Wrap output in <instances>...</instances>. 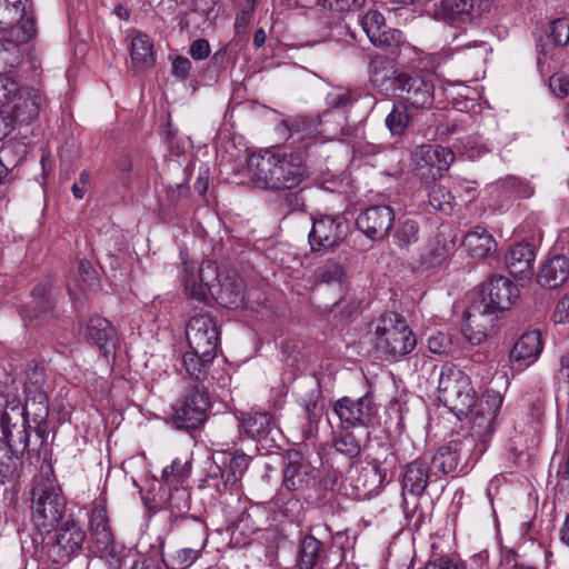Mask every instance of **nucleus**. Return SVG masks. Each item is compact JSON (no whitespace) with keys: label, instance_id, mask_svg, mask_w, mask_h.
Masks as SVG:
<instances>
[{"label":"nucleus","instance_id":"16","mask_svg":"<svg viewBox=\"0 0 569 569\" xmlns=\"http://www.w3.org/2000/svg\"><path fill=\"white\" fill-rule=\"evenodd\" d=\"M333 410L345 428L370 426L377 413V407L369 396L358 399L342 397L336 401Z\"/></svg>","mask_w":569,"mask_h":569},{"label":"nucleus","instance_id":"34","mask_svg":"<svg viewBox=\"0 0 569 569\" xmlns=\"http://www.w3.org/2000/svg\"><path fill=\"white\" fill-rule=\"evenodd\" d=\"M249 465V457L244 453H233L230 456L228 469L220 471L221 483L216 485V489L219 492L227 490L228 486L237 483L247 470Z\"/></svg>","mask_w":569,"mask_h":569},{"label":"nucleus","instance_id":"54","mask_svg":"<svg viewBox=\"0 0 569 569\" xmlns=\"http://www.w3.org/2000/svg\"><path fill=\"white\" fill-rule=\"evenodd\" d=\"M506 184L516 197L521 199H528L535 192L533 187L528 181L516 177L508 178Z\"/></svg>","mask_w":569,"mask_h":569},{"label":"nucleus","instance_id":"17","mask_svg":"<svg viewBox=\"0 0 569 569\" xmlns=\"http://www.w3.org/2000/svg\"><path fill=\"white\" fill-rule=\"evenodd\" d=\"M36 36V26L32 19H23L11 26L7 38L1 39L3 52L0 57L2 73L18 66L21 61L20 46L28 42Z\"/></svg>","mask_w":569,"mask_h":569},{"label":"nucleus","instance_id":"27","mask_svg":"<svg viewBox=\"0 0 569 569\" xmlns=\"http://www.w3.org/2000/svg\"><path fill=\"white\" fill-rule=\"evenodd\" d=\"M542 350L541 336L538 331L523 333L510 351V359L519 366L535 362Z\"/></svg>","mask_w":569,"mask_h":569},{"label":"nucleus","instance_id":"56","mask_svg":"<svg viewBox=\"0 0 569 569\" xmlns=\"http://www.w3.org/2000/svg\"><path fill=\"white\" fill-rule=\"evenodd\" d=\"M549 57L551 56L548 43L542 42L540 40V42L537 44V66L541 74H548L556 69V67H552L551 63L549 62Z\"/></svg>","mask_w":569,"mask_h":569},{"label":"nucleus","instance_id":"25","mask_svg":"<svg viewBox=\"0 0 569 569\" xmlns=\"http://www.w3.org/2000/svg\"><path fill=\"white\" fill-rule=\"evenodd\" d=\"M241 428L244 433L257 441H273L272 433L276 430V421L268 412H251L242 416Z\"/></svg>","mask_w":569,"mask_h":569},{"label":"nucleus","instance_id":"15","mask_svg":"<svg viewBox=\"0 0 569 569\" xmlns=\"http://www.w3.org/2000/svg\"><path fill=\"white\" fill-rule=\"evenodd\" d=\"M483 313L508 310L519 297L518 287L507 277L491 276L482 286Z\"/></svg>","mask_w":569,"mask_h":569},{"label":"nucleus","instance_id":"62","mask_svg":"<svg viewBox=\"0 0 569 569\" xmlns=\"http://www.w3.org/2000/svg\"><path fill=\"white\" fill-rule=\"evenodd\" d=\"M463 335L472 346H479L486 341L488 335L486 330H475L471 323L463 329Z\"/></svg>","mask_w":569,"mask_h":569},{"label":"nucleus","instance_id":"12","mask_svg":"<svg viewBox=\"0 0 569 569\" xmlns=\"http://www.w3.org/2000/svg\"><path fill=\"white\" fill-rule=\"evenodd\" d=\"M186 336L191 350L207 357L217 355L220 337L217 323L210 315L193 316L187 325Z\"/></svg>","mask_w":569,"mask_h":569},{"label":"nucleus","instance_id":"46","mask_svg":"<svg viewBox=\"0 0 569 569\" xmlns=\"http://www.w3.org/2000/svg\"><path fill=\"white\" fill-rule=\"evenodd\" d=\"M8 446L0 441V482L6 483L17 478V461L8 456Z\"/></svg>","mask_w":569,"mask_h":569},{"label":"nucleus","instance_id":"4","mask_svg":"<svg viewBox=\"0 0 569 569\" xmlns=\"http://www.w3.org/2000/svg\"><path fill=\"white\" fill-rule=\"evenodd\" d=\"M416 345V336L401 315L386 312L373 323V346L380 358L397 361L409 355Z\"/></svg>","mask_w":569,"mask_h":569},{"label":"nucleus","instance_id":"23","mask_svg":"<svg viewBox=\"0 0 569 569\" xmlns=\"http://www.w3.org/2000/svg\"><path fill=\"white\" fill-rule=\"evenodd\" d=\"M535 260V247L528 242L511 247L505 257V263L510 274L520 279L532 274Z\"/></svg>","mask_w":569,"mask_h":569},{"label":"nucleus","instance_id":"33","mask_svg":"<svg viewBox=\"0 0 569 569\" xmlns=\"http://www.w3.org/2000/svg\"><path fill=\"white\" fill-rule=\"evenodd\" d=\"M131 60L140 69L149 68L154 63L153 42L142 32H137L131 40Z\"/></svg>","mask_w":569,"mask_h":569},{"label":"nucleus","instance_id":"3","mask_svg":"<svg viewBox=\"0 0 569 569\" xmlns=\"http://www.w3.org/2000/svg\"><path fill=\"white\" fill-rule=\"evenodd\" d=\"M372 81L379 87H386L402 99V103L416 109H428L435 100V86L428 74L403 73L389 66L383 58L377 57L371 61Z\"/></svg>","mask_w":569,"mask_h":569},{"label":"nucleus","instance_id":"63","mask_svg":"<svg viewBox=\"0 0 569 569\" xmlns=\"http://www.w3.org/2000/svg\"><path fill=\"white\" fill-rule=\"evenodd\" d=\"M549 86L559 97H565L569 93V81L565 80L561 76H550Z\"/></svg>","mask_w":569,"mask_h":569},{"label":"nucleus","instance_id":"55","mask_svg":"<svg viewBox=\"0 0 569 569\" xmlns=\"http://www.w3.org/2000/svg\"><path fill=\"white\" fill-rule=\"evenodd\" d=\"M320 391L312 392L309 400L305 403V411L309 422H317L322 415V405L319 402Z\"/></svg>","mask_w":569,"mask_h":569},{"label":"nucleus","instance_id":"21","mask_svg":"<svg viewBox=\"0 0 569 569\" xmlns=\"http://www.w3.org/2000/svg\"><path fill=\"white\" fill-rule=\"evenodd\" d=\"M491 8V0H442L441 10L451 21L473 22Z\"/></svg>","mask_w":569,"mask_h":569},{"label":"nucleus","instance_id":"30","mask_svg":"<svg viewBox=\"0 0 569 569\" xmlns=\"http://www.w3.org/2000/svg\"><path fill=\"white\" fill-rule=\"evenodd\" d=\"M326 556L323 543L313 536H306L299 546V569H315Z\"/></svg>","mask_w":569,"mask_h":569},{"label":"nucleus","instance_id":"44","mask_svg":"<svg viewBox=\"0 0 569 569\" xmlns=\"http://www.w3.org/2000/svg\"><path fill=\"white\" fill-rule=\"evenodd\" d=\"M27 379L23 385L24 393L27 396H36L37 393H48L44 389L46 375L41 367L33 366L27 369Z\"/></svg>","mask_w":569,"mask_h":569},{"label":"nucleus","instance_id":"50","mask_svg":"<svg viewBox=\"0 0 569 569\" xmlns=\"http://www.w3.org/2000/svg\"><path fill=\"white\" fill-rule=\"evenodd\" d=\"M429 196V204L439 211H448L451 209V200L453 197L450 192H447L440 186H432L431 190L428 193Z\"/></svg>","mask_w":569,"mask_h":569},{"label":"nucleus","instance_id":"53","mask_svg":"<svg viewBox=\"0 0 569 569\" xmlns=\"http://www.w3.org/2000/svg\"><path fill=\"white\" fill-rule=\"evenodd\" d=\"M318 4L333 11L343 12L360 9L366 0H317Z\"/></svg>","mask_w":569,"mask_h":569},{"label":"nucleus","instance_id":"48","mask_svg":"<svg viewBox=\"0 0 569 569\" xmlns=\"http://www.w3.org/2000/svg\"><path fill=\"white\" fill-rule=\"evenodd\" d=\"M362 30L366 32L369 40L378 34L382 28L387 27L383 16L377 10L368 11L360 20Z\"/></svg>","mask_w":569,"mask_h":569},{"label":"nucleus","instance_id":"60","mask_svg":"<svg viewBox=\"0 0 569 569\" xmlns=\"http://www.w3.org/2000/svg\"><path fill=\"white\" fill-rule=\"evenodd\" d=\"M448 338L442 333L430 337L428 340V348L435 355L446 353L448 350Z\"/></svg>","mask_w":569,"mask_h":569},{"label":"nucleus","instance_id":"40","mask_svg":"<svg viewBox=\"0 0 569 569\" xmlns=\"http://www.w3.org/2000/svg\"><path fill=\"white\" fill-rule=\"evenodd\" d=\"M456 240L453 237L440 233L431 244L429 251L430 262L440 264L455 253Z\"/></svg>","mask_w":569,"mask_h":569},{"label":"nucleus","instance_id":"45","mask_svg":"<svg viewBox=\"0 0 569 569\" xmlns=\"http://www.w3.org/2000/svg\"><path fill=\"white\" fill-rule=\"evenodd\" d=\"M200 555L201 549H180L170 557L167 567L169 569H187L200 557Z\"/></svg>","mask_w":569,"mask_h":569},{"label":"nucleus","instance_id":"5","mask_svg":"<svg viewBox=\"0 0 569 569\" xmlns=\"http://www.w3.org/2000/svg\"><path fill=\"white\" fill-rule=\"evenodd\" d=\"M73 515L67 508L61 488L49 479L38 480L31 489V519L40 532L51 530Z\"/></svg>","mask_w":569,"mask_h":569},{"label":"nucleus","instance_id":"6","mask_svg":"<svg viewBox=\"0 0 569 569\" xmlns=\"http://www.w3.org/2000/svg\"><path fill=\"white\" fill-rule=\"evenodd\" d=\"M286 460L281 487L273 497V503L284 516H293L300 509L299 495L309 487L313 478V468L296 450L289 451Z\"/></svg>","mask_w":569,"mask_h":569},{"label":"nucleus","instance_id":"47","mask_svg":"<svg viewBox=\"0 0 569 569\" xmlns=\"http://www.w3.org/2000/svg\"><path fill=\"white\" fill-rule=\"evenodd\" d=\"M343 276V269L337 261H328L316 271V280L319 283L331 284L340 282Z\"/></svg>","mask_w":569,"mask_h":569},{"label":"nucleus","instance_id":"61","mask_svg":"<svg viewBox=\"0 0 569 569\" xmlns=\"http://www.w3.org/2000/svg\"><path fill=\"white\" fill-rule=\"evenodd\" d=\"M426 569H465L463 565L449 558L429 560Z\"/></svg>","mask_w":569,"mask_h":569},{"label":"nucleus","instance_id":"14","mask_svg":"<svg viewBox=\"0 0 569 569\" xmlns=\"http://www.w3.org/2000/svg\"><path fill=\"white\" fill-rule=\"evenodd\" d=\"M347 233L348 224L343 218L322 216L313 220L309 243L312 251H327L342 243Z\"/></svg>","mask_w":569,"mask_h":569},{"label":"nucleus","instance_id":"24","mask_svg":"<svg viewBox=\"0 0 569 569\" xmlns=\"http://www.w3.org/2000/svg\"><path fill=\"white\" fill-rule=\"evenodd\" d=\"M467 254L473 259H485L497 249L493 236L483 227L476 226L469 230L461 242Z\"/></svg>","mask_w":569,"mask_h":569},{"label":"nucleus","instance_id":"36","mask_svg":"<svg viewBox=\"0 0 569 569\" xmlns=\"http://www.w3.org/2000/svg\"><path fill=\"white\" fill-rule=\"evenodd\" d=\"M0 441L4 442L8 446V456L10 458H14L16 461L18 462V455H22L23 452L29 450V423L20 428H13L11 436L3 435V438H0Z\"/></svg>","mask_w":569,"mask_h":569},{"label":"nucleus","instance_id":"10","mask_svg":"<svg viewBox=\"0 0 569 569\" xmlns=\"http://www.w3.org/2000/svg\"><path fill=\"white\" fill-rule=\"evenodd\" d=\"M210 398L206 388H189L173 405L172 423L180 430H194L203 425L208 417Z\"/></svg>","mask_w":569,"mask_h":569},{"label":"nucleus","instance_id":"41","mask_svg":"<svg viewBox=\"0 0 569 569\" xmlns=\"http://www.w3.org/2000/svg\"><path fill=\"white\" fill-rule=\"evenodd\" d=\"M52 286L50 281H44L39 283L32 290V297L34 299H39L37 310L34 311L33 317L39 318L42 315L52 313L56 307V299L51 295Z\"/></svg>","mask_w":569,"mask_h":569},{"label":"nucleus","instance_id":"8","mask_svg":"<svg viewBox=\"0 0 569 569\" xmlns=\"http://www.w3.org/2000/svg\"><path fill=\"white\" fill-rule=\"evenodd\" d=\"M54 528L56 532L47 533L43 539V550L52 563H68L82 550L87 532L73 515L68 516Z\"/></svg>","mask_w":569,"mask_h":569},{"label":"nucleus","instance_id":"31","mask_svg":"<svg viewBox=\"0 0 569 569\" xmlns=\"http://www.w3.org/2000/svg\"><path fill=\"white\" fill-rule=\"evenodd\" d=\"M217 355L201 356L196 350L187 351L182 357V369L186 375L194 379L197 382L202 383L208 378L210 366Z\"/></svg>","mask_w":569,"mask_h":569},{"label":"nucleus","instance_id":"59","mask_svg":"<svg viewBox=\"0 0 569 569\" xmlns=\"http://www.w3.org/2000/svg\"><path fill=\"white\" fill-rule=\"evenodd\" d=\"M191 62L188 58L179 56L172 62V72L181 79H187L190 74Z\"/></svg>","mask_w":569,"mask_h":569},{"label":"nucleus","instance_id":"43","mask_svg":"<svg viewBox=\"0 0 569 569\" xmlns=\"http://www.w3.org/2000/svg\"><path fill=\"white\" fill-rule=\"evenodd\" d=\"M190 465L187 461L176 458L170 466L162 470L161 480L168 486L178 485L189 477Z\"/></svg>","mask_w":569,"mask_h":569},{"label":"nucleus","instance_id":"1","mask_svg":"<svg viewBox=\"0 0 569 569\" xmlns=\"http://www.w3.org/2000/svg\"><path fill=\"white\" fill-rule=\"evenodd\" d=\"M502 406L499 392H488L472 417L470 432L459 440L442 446L433 455L430 463L438 476L465 472L470 459L477 460L487 449L495 432L496 417Z\"/></svg>","mask_w":569,"mask_h":569},{"label":"nucleus","instance_id":"11","mask_svg":"<svg viewBox=\"0 0 569 569\" xmlns=\"http://www.w3.org/2000/svg\"><path fill=\"white\" fill-rule=\"evenodd\" d=\"M455 160V153L438 144H422L411 156V170L420 180L433 181L447 171Z\"/></svg>","mask_w":569,"mask_h":569},{"label":"nucleus","instance_id":"58","mask_svg":"<svg viewBox=\"0 0 569 569\" xmlns=\"http://www.w3.org/2000/svg\"><path fill=\"white\" fill-rule=\"evenodd\" d=\"M189 53L196 60L206 59L210 54V46L206 39H197L191 46Z\"/></svg>","mask_w":569,"mask_h":569},{"label":"nucleus","instance_id":"19","mask_svg":"<svg viewBox=\"0 0 569 569\" xmlns=\"http://www.w3.org/2000/svg\"><path fill=\"white\" fill-rule=\"evenodd\" d=\"M395 218V211L391 207L371 206L359 213L356 224L368 238L382 240L389 234Z\"/></svg>","mask_w":569,"mask_h":569},{"label":"nucleus","instance_id":"51","mask_svg":"<svg viewBox=\"0 0 569 569\" xmlns=\"http://www.w3.org/2000/svg\"><path fill=\"white\" fill-rule=\"evenodd\" d=\"M549 38L556 46H566L569 42V20L559 18L550 23Z\"/></svg>","mask_w":569,"mask_h":569},{"label":"nucleus","instance_id":"22","mask_svg":"<svg viewBox=\"0 0 569 569\" xmlns=\"http://www.w3.org/2000/svg\"><path fill=\"white\" fill-rule=\"evenodd\" d=\"M433 477L437 475L433 472L430 461L426 458H417L406 466L402 478L403 490L419 497Z\"/></svg>","mask_w":569,"mask_h":569},{"label":"nucleus","instance_id":"32","mask_svg":"<svg viewBox=\"0 0 569 569\" xmlns=\"http://www.w3.org/2000/svg\"><path fill=\"white\" fill-rule=\"evenodd\" d=\"M23 407L28 408V418L31 416L32 421L37 423V435L40 443H44V431L41 425L46 422L49 415V396L48 393H37L36 396H27Z\"/></svg>","mask_w":569,"mask_h":569},{"label":"nucleus","instance_id":"29","mask_svg":"<svg viewBox=\"0 0 569 569\" xmlns=\"http://www.w3.org/2000/svg\"><path fill=\"white\" fill-rule=\"evenodd\" d=\"M87 339L97 345L100 351L107 356L110 352V347H113L116 330L107 319L92 317L87 326Z\"/></svg>","mask_w":569,"mask_h":569},{"label":"nucleus","instance_id":"20","mask_svg":"<svg viewBox=\"0 0 569 569\" xmlns=\"http://www.w3.org/2000/svg\"><path fill=\"white\" fill-rule=\"evenodd\" d=\"M569 279V256L552 250L541 263L538 282L541 287L557 289Z\"/></svg>","mask_w":569,"mask_h":569},{"label":"nucleus","instance_id":"35","mask_svg":"<svg viewBox=\"0 0 569 569\" xmlns=\"http://www.w3.org/2000/svg\"><path fill=\"white\" fill-rule=\"evenodd\" d=\"M411 122L412 116L408 106L402 102L395 103L385 120L386 127L393 137L405 134Z\"/></svg>","mask_w":569,"mask_h":569},{"label":"nucleus","instance_id":"52","mask_svg":"<svg viewBox=\"0 0 569 569\" xmlns=\"http://www.w3.org/2000/svg\"><path fill=\"white\" fill-rule=\"evenodd\" d=\"M326 102L330 109H347L352 104L351 93L347 89H335L327 94Z\"/></svg>","mask_w":569,"mask_h":569},{"label":"nucleus","instance_id":"18","mask_svg":"<svg viewBox=\"0 0 569 569\" xmlns=\"http://www.w3.org/2000/svg\"><path fill=\"white\" fill-rule=\"evenodd\" d=\"M183 266L184 288L191 298L202 301L206 300L208 293L213 295L212 289L219 280L218 268L213 261H202L197 273L186 260H183Z\"/></svg>","mask_w":569,"mask_h":569},{"label":"nucleus","instance_id":"28","mask_svg":"<svg viewBox=\"0 0 569 569\" xmlns=\"http://www.w3.org/2000/svg\"><path fill=\"white\" fill-rule=\"evenodd\" d=\"M89 525L98 550L104 553L110 552L113 545V536L109 526L107 510L102 505H94Z\"/></svg>","mask_w":569,"mask_h":569},{"label":"nucleus","instance_id":"57","mask_svg":"<svg viewBox=\"0 0 569 569\" xmlns=\"http://www.w3.org/2000/svg\"><path fill=\"white\" fill-rule=\"evenodd\" d=\"M552 317L556 323H569V292L558 301Z\"/></svg>","mask_w":569,"mask_h":569},{"label":"nucleus","instance_id":"13","mask_svg":"<svg viewBox=\"0 0 569 569\" xmlns=\"http://www.w3.org/2000/svg\"><path fill=\"white\" fill-rule=\"evenodd\" d=\"M329 114L328 111L320 116H290L282 119L278 127V132L286 136L293 142H308L318 137H329L335 134L327 127L322 118Z\"/></svg>","mask_w":569,"mask_h":569},{"label":"nucleus","instance_id":"49","mask_svg":"<svg viewBox=\"0 0 569 569\" xmlns=\"http://www.w3.org/2000/svg\"><path fill=\"white\" fill-rule=\"evenodd\" d=\"M168 505L172 512H187L190 509V493L184 488L174 487L168 497Z\"/></svg>","mask_w":569,"mask_h":569},{"label":"nucleus","instance_id":"64","mask_svg":"<svg viewBox=\"0 0 569 569\" xmlns=\"http://www.w3.org/2000/svg\"><path fill=\"white\" fill-rule=\"evenodd\" d=\"M286 202L290 211H303L305 209V199L301 190L288 194Z\"/></svg>","mask_w":569,"mask_h":569},{"label":"nucleus","instance_id":"39","mask_svg":"<svg viewBox=\"0 0 569 569\" xmlns=\"http://www.w3.org/2000/svg\"><path fill=\"white\" fill-rule=\"evenodd\" d=\"M370 42L375 47L393 54L403 44L405 38L401 31L385 27L370 39Z\"/></svg>","mask_w":569,"mask_h":569},{"label":"nucleus","instance_id":"38","mask_svg":"<svg viewBox=\"0 0 569 569\" xmlns=\"http://www.w3.org/2000/svg\"><path fill=\"white\" fill-rule=\"evenodd\" d=\"M219 299L228 308H238L242 305L244 295L240 279H227L220 286Z\"/></svg>","mask_w":569,"mask_h":569},{"label":"nucleus","instance_id":"37","mask_svg":"<svg viewBox=\"0 0 569 569\" xmlns=\"http://www.w3.org/2000/svg\"><path fill=\"white\" fill-rule=\"evenodd\" d=\"M395 243L400 249H409V247L419 240V226L413 219L400 220L393 233Z\"/></svg>","mask_w":569,"mask_h":569},{"label":"nucleus","instance_id":"42","mask_svg":"<svg viewBox=\"0 0 569 569\" xmlns=\"http://www.w3.org/2000/svg\"><path fill=\"white\" fill-rule=\"evenodd\" d=\"M335 448L348 458H356L361 453V445L359 440L351 431L348 430V428H345L335 438Z\"/></svg>","mask_w":569,"mask_h":569},{"label":"nucleus","instance_id":"2","mask_svg":"<svg viewBox=\"0 0 569 569\" xmlns=\"http://www.w3.org/2000/svg\"><path fill=\"white\" fill-rule=\"evenodd\" d=\"M248 167L256 184L267 190H292L308 177L303 160L295 153L264 151L252 154Z\"/></svg>","mask_w":569,"mask_h":569},{"label":"nucleus","instance_id":"26","mask_svg":"<svg viewBox=\"0 0 569 569\" xmlns=\"http://www.w3.org/2000/svg\"><path fill=\"white\" fill-rule=\"evenodd\" d=\"M29 423L28 408L23 407L14 395H7L6 402L0 409V428L2 435L11 436L13 428H20Z\"/></svg>","mask_w":569,"mask_h":569},{"label":"nucleus","instance_id":"9","mask_svg":"<svg viewBox=\"0 0 569 569\" xmlns=\"http://www.w3.org/2000/svg\"><path fill=\"white\" fill-rule=\"evenodd\" d=\"M41 96L27 90H16L0 104V140L14 129L17 123H28L39 114Z\"/></svg>","mask_w":569,"mask_h":569},{"label":"nucleus","instance_id":"7","mask_svg":"<svg viewBox=\"0 0 569 569\" xmlns=\"http://www.w3.org/2000/svg\"><path fill=\"white\" fill-rule=\"evenodd\" d=\"M438 392L439 399L445 406L457 413L470 416V426L472 425V417L478 411L483 398L479 402L476 401V391L469 376L453 365L442 366L439 373Z\"/></svg>","mask_w":569,"mask_h":569}]
</instances>
